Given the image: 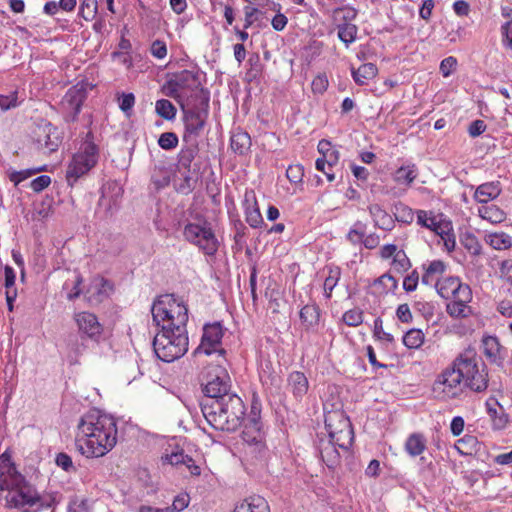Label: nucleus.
Returning <instances> with one entry per match:
<instances>
[{
	"mask_svg": "<svg viewBox=\"0 0 512 512\" xmlns=\"http://www.w3.org/2000/svg\"><path fill=\"white\" fill-rule=\"evenodd\" d=\"M117 438L116 419L112 415L93 409L80 417L75 445L85 457L99 458L115 447Z\"/></svg>",
	"mask_w": 512,
	"mask_h": 512,
	"instance_id": "f257e3e1",
	"label": "nucleus"
},
{
	"mask_svg": "<svg viewBox=\"0 0 512 512\" xmlns=\"http://www.w3.org/2000/svg\"><path fill=\"white\" fill-rule=\"evenodd\" d=\"M0 501H4L7 508L24 512L44 506L36 489L17 470L7 452L0 455Z\"/></svg>",
	"mask_w": 512,
	"mask_h": 512,
	"instance_id": "f03ea898",
	"label": "nucleus"
},
{
	"mask_svg": "<svg viewBox=\"0 0 512 512\" xmlns=\"http://www.w3.org/2000/svg\"><path fill=\"white\" fill-rule=\"evenodd\" d=\"M201 411L207 423L216 430L233 432L244 419L245 406L235 393L224 394L219 399H203Z\"/></svg>",
	"mask_w": 512,
	"mask_h": 512,
	"instance_id": "7ed1b4c3",
	"label": "nucleus"
},
{
	"mask_svg": "<svg viewBox=\"0 0 512 512\" xmlns=\"http://www.w3.org/2000/svg\"><path fill=\"white\" fill-rule=\"evenodd\" d=\"M153 322L159 329L187 330L188 308L173 294L159 296L151 307Z\"/></svg>",
	"mask_w": 512,
	"mask_h": 512,
	"instance_id": "20e7f679",
	"label": "nucleus"
},
{
	"mask_svg": "<svg viewBox=\"0 0 512 512\" xmlns=\"http://www.w3.org/2000/svg\"><path fill=\"white\" fill-rule=\"evenodd\" d=\"M454 367L459 371L465 388L482 393L489 383L488 369L481 361L476 349L468 346L454 358Z\"/></svg>",
	"mask_w": 512,
	"mask_h": 512,
	"instance_id": "39448f33",
	"label": "nucleus"
},
{
	"mask_svg": "<svg viewBox=\"0 0 512 512\" xmlns=\"http://www.w3.org/2000/svg\"><path fill=\"white\" fill-rule=\"evenodd\" d=\"M157 357L164 362H172L182 357L188 350L187 330L159 329L153 340Z\"/></svg>",
	"mask_w": 512,
	"mask_h": 512,
	"instance_id": "423d86ee",
	"label": "nucleus"
},
{
	"mask_svg": "<svg viewBox=\"0 0 512 512\" xmlns=\"http://www.w3.org/2000/svg\"><path fill=\"white\" fill-rule=\"evenodd\" d=\"M99 149L92 141L91 133H88L80 150L74 154L66 171V179L73 185L80 177L87 174L98 162Z\"/></svg>",
	"mask_w": 512,
	"mask_h": 512,
	"instance_id": "0eeeda50",
	"label": "nucleus"
},
{
	"mask_svg": "<svg viewBox=\"0 0 512 512\" xmlns=\"http://www.w3.org/2000/svg\"><path fill=\"white\" fill-rule=\"evenodd\" d=\"M200 106H189L188 103L181 104L184 116L185 133L183 140L185 142H197V138L203 132L208 116L209 96L200 91Z\"/></svg>",
	"mask_w": 512,
	"mask_h": 512,
	"instance_id": "6e6552de",
	"label": "nucleus"
},
{
	"mask_svg": "<svg viewBox=\"0 0 512 512\" xmlns=\"http://www.w3.org/2000/svg\"><path fill=\"white\" fill-rule=\"evenodd\" d=\"M184 239L197 246L207 256H213L218 250L217 240L211 224L206 220L189 222L183 228Z\"/></svg>",
	"mask_w": 512,
	"mask_h": 512,
	"instance_id": "1a4fd4ad",
	"label": "nucleus"
},
{
	"mask_svg": "<svg viewBox=\"0 0 512 512\" xmlns=\"http://www.w3.org/2000/svg\"><path fill=\"white\" fill-rule=\"evenodd\" d=\"M459 371L454 367V360L436 377L432 390L441 400L457 399L464 393V383Z\"/></svg>",
	"mask_w": 512,
	"mask_h": 512,
	"instance_id": "9d476101",
	"label": "nucleus"
},
{
	"mask_svg": "<svg viewBox=\"0 0 512 512\" xmlns=\"http://www.w3.org/2000/svg\"><path fill=\"white\" fill-rule=\"evenodd\" d=\"M231 381L227 370L221 365H215L208 371V379L204 384L203 399H219L224 394H233L230 391Z\"/></svg>",
	"mask_w": 512,
	"mask_h": 512,
	"instance_id": "9b49d317",
	"label": "nucleus"
},
{
	"mask_svg": "<svg viewBox=\"0 0 512 512\" xmlns=\"http://www.w3.org/2000/svg\"><path fill=\"white\" fill-rule=\"evenodd\" d=\"M74 321L78 331L83 337L98 342L103 333V326L97 316L91 312L83 311L74 314Z\"/></svg>",
	"mask_w": 512,
	"mask_h": 512,
	"instance_id": "f8f14e48",
	"label": "nucleus"
},
{
	"mask_svg": "<svg viewBox=\"0 0 512 512\" xmlns=\"http://www.w3.org/2000/svg\"><path fill=\"white\" fill-rule=\"evenodd\" d=\"M86 95V89L82 84H77L66 92L62 100V106L67 111L65 116L67 122L76 121L81 111L82 104L86 99Z\"/></svg>",
	"mask_w": 512,
	"mask_h": 512,
	"instance_id": "ddd939ff",
	"label": "nucleus"
},
{
	"mask_svg": "<svg viewBox=\"0 0 512 512\" xmlns=\"http://www.w3.org/2000/svg\"><path fill=\"white\" fill-rule=\"evenodd\" d=\"M482 353L490 364L502 367L507 350L500 344L496 336L485 335L481 340Z\"/></svg>",
	"mask_w": 512,
	"mask_h": 512,
	"instance_id": "4468645a",
	"label": "nucleus"
},
{
	"mask_svg": "<svg viewBox=\"0 0 512 512\" xmlns=\"http://www.w3.org/2000/svg\"><path fill=\"white\" fill-rule=\"evenodd\" d=\"M222 337L223 330L220 323L216 322L213 324L205 325L203 328V335L198 350H202L207 355H210L213 352H217ZM219 352L223 353L224 350L220 349Z\"/></svg>",
	"mask_w": 512,
	"mask_h": 512,
	"instance_id": "2eb2a0df",
	"label": "nucleus"
},
{
	"mask_svg": "<svg viewBox=\"0 0 512 512\" xmlns=\"http://www.w3.org/2000/svg\"><path fill=\"white\" fill-rule=\"evenodd\" d=\"M242 438L248 444L250 453L261 454L265 450L259 419L254 417L249 420L242 432Z\"/></svg>",
	"mask_w": 512,
	"mask_h": 512,
	"instance_id": "dca6fc26",
	"label": "nucleus"
},
{
	"mask_svg": "<svg viewBox=\"0 0 512 512\" xmlns=\"http://www.w3.org/2000/svg\"><path fill=\"white\" fill-rule=\"evenodd\" d=\"M243 207L245 220L252 228H259L263 224V217L258 207L256 194L253 190H246Z\"/></svg>",
	"mask_w": 512,
	"mask_h": 512,
	"instance_id": "f3484780",
	"label": "nucleus"
},
{
	"mask_svg": "<svg viewBox=\"0 0 512 512\" xmlns=\"http://www.w3.org/2000/svg\"><path fill=\"white\" fill-rule=\"evenodd\" d=\"M38 143L48 153L55 152L62 143L59 130L51 123L39 128Z\"/></svg>",
	"mask_w": 512,
	"mask_h": 512,
	"instance_id": "a211bd4d",
	"label": "nucleus"
},
{
	"mask_svg": "<svg viewBox=\"0 0 512 512\" xmlns=\"http://www.w3.org/2000/svg\"><path fill=\"white\" fill-rule=\"evenodd\" d=\"M174 84L178 86L183 94L185 95L186 91H197V95L200 98L199 87L201 85L199 74L190 70H183L174 75Z\"/></svg>",
	"mask_w": 512,
	"mask_h": 512,
	"instance_id": "6ab92c4d",
	"label": "nucleus"
},
{
	"mask_svg": "<svg viewBox=\"0 0 512 512\" xmlns=\"http://www.w3.org/2000/svg\"><path fill=\"white\" fill-rule=\"evenodd\" d=\"M344 426L351 427V422L342 411L328 412L325 416V429L329 438L344 430Z\"/></svg>",
	"mask_w": 512,
	"mask_h": 512,
	"instance_id": "aec40b11",
	"label": "nucleus"
},
{
	"mask_svg": "<svg viewBox=\"0 0 512 512\" xmlns=\"http://www.w3.org/2000/svg\"><path fill=\"white\" fill-rule=\"evenodd\" d=\"M336 447L338 446L329 439L321 438L319 440L318 450L320 457L330 469H333L340 461V454Z\"/></svg>",
	"mask_w": 512,
	"mask_h": 512,
	"instance_id": "412c9836",
	"label": "nucleus"
},
{
	"mask_svg": "<svg viewBox=\"0 0 512 512\" xmlns=\"http://www.w3.org/2000/svg\"><path fill=\"white\" fill-rule=\"evenodd\" d=\"M500 193L501 185L499 181L486 182L476 188L474 199L479 203L486 204L496 199Z\"/></svg>",
	"mask_w": 512,
	"mask_h": 512,
	"instance_id": "4be33fe9",
	"label": "nucleus"
},
{
	"mask_svg": "<svg viewBox=\"0 0 512 512\" xmlns=\"http://www.w3.org/2000/svg\"><path fill=\"white\" fill-rule=\"evenodd\" d=\"M368 211L376 227L387 231L394 228L393 218L379 204L369 205Z\"/></svg>",
	"mask_w": 512,
	"mask_h": 512,
	"instance_id": "5701e85b",
	"label": "nucleus"
},
{
	"mask_svg": "<svg viewBox=\"0 0 512 512\" xmlns=\"http://www.w3.org/2000/svg\"><path fill=\"white\" fill-rule=\"evenodd\" d=\"M234 512H270V508L265 498L254 495L238 504Z\"/></svg>",
	"mask_w": 512,
	"mask_h": 512,
	"instance_id": "b1692460",
	"label": "nucleus"
},
{
	"mask_svg": "<svg viewBox=\"0 0 512 512\" xmlns=\"http://www.w3.org/2000/svg\"><path fill=\"white\" fill-rule=\"evenodd\" d=\"M288 386L296 398L301 399L307 394L309 383L303 372L293 371L288 377Z\"/></svg>",
	"mask_w": 512,
	"mask_h": 512,
	"instance_id": "393cba45",
	"label": "nucleus"
},
{
	"mask_svg": "<svg viewBox=\"0 0 512 512\" xmlns=\"http://www.w3.org/2000/svg\"><path fill=\"white\" fill-rule=\"evenodd\" d=\"M299 316L305 329L313 330L319 324L320 309L316 304H307L301 308Z\"/></svg>",
	"mask_w": 512,
	"mask_h": 512,
	"instance_id": "a878e982",
	"label": "nucleus"
},
{
	"mask_svg": "<svg viewBox=\"0 0 512 512\" xmlns=\"http://www.w3.org/2000/svg\"><path fill=\"white\" fill-rule=\"evenodd\" d=\"M326 13L330 16L332 22L337 26L340 23H350L357 17V10L349 5H342L331 10H327Z\"/></svg>",
	"mask_w": 512,
	"mask_h": 512,
	"instance_id": "bb28decb",
	"label": "nucleus"
},
{
	"mask_svg": "<svg viewBox=\"0 0 512 512\" xmlns=\"http://www.w3.org/2000/svg\"><path fill=\"white\" fill-rule=\"evenodd\" d=\"M445 271V264L440 260L431 261L425 268V272L422 275V283L425 285H436L437 281H440V276Z\"/></svg>",
	"mask_w": 512,
	"mask_h": 512,
	"instance_id": "cd10ccee",
	"label": "nucleus"
},
{
	"mask_svg": "<svg viewBox=\"0 0 512 512\" xmlns=\"http://www.w3.org/2000/svg\"><path fill=\"white\" fill-rule=\"evenodd\" d=\"M378 73V69L373 63L362 64L358 69H352L353 80L358 85H366Z\"/></svg>",
	"mask_w": 512,
	"mask_h": 512,
	"instance_id": "c85d7f7f",
	"label": "nucleus"
},
{
	"mask_svg": "<svg viewBox=\"0 0 512 512\" xmlns=\"http://www.w3.org/2000/svg\"><path fill=\"white\" fill-rule=\"evenodd\" d=\"M461 281L457 277H446L436 282L435 288L437 293L445 299H450L454 295L457 288L461 287Z\"/></svg>",
	"mask_w": 512,
	"mask_h": 512,
	"instance_id": "c756f323",
	"label": "nucleus"
},
{
	"mask_svg": "<svg viewBox=\"0 0 512 512\" xmlns=\"http://www.w3.org/2000/svg\"><path fill=\"white\" fill-rule=\"evenodd\" d=\"M426 449V440L422 434L413 433L405 442V451L411 456L421 455Z\"/></svg>",
	"mask_w": 512,
	"mask_h": 512,
	"instance_id": "7c9ffc66",
	"label": "nucleus"
},
{
	"mask_svg": "<svg viewBox=\"0 0 512 512\" xmlns=\"http://www.w3.org/2000/svg\"><path fill=\"white\" fill-rule=\"evenodd\" d=\"M485 242L495 250H504L512 246V238L504 232L486 234Z\"/></svg>",
	"mask_w": 512,
	"mask_h": 512,
	"instance_id": "2f4dec72",
	"label": "nucleus"
},
{
	"mask_svg": "<svg viewBox=\"0 0 512 512\" xmlns=\"http://www.w3.org/2000/svg\"><path fill=\"white\" fill-rule=\"evenodd\" d=\"M336 27L338 30V38L348 48L357 38L358 27L352 23H340L337 24Z\"/></svg>",
	"mask_w": 512,
	"mask_h": 512,
	"instance_id": "473e14b6",
	"label": "nucleus"
},
{
	"mask_svg": "<svg viewBox=\"0 0 512 512\" xmlns=\"http://www.w3.org/2000/svg\"><path fill=\"white\" fill-rule=\"evenodd\" d=\"M479 216L491 223H501L505 219V213L495 205H485L478 209Z\"/></svg>",
	"mask_w": 512,
	"mask_h": 512,
	"instance_id": "72a5a7b5",
	"label": "nucleus"
},
{
	"mask_svg": "<svg viewBox=\"0 0 512 512\" xmlns=\"http://www.w3.org/2000/svg\"><path fill=\"white\" fill-rule=\"evenodd\" d=\"M478 445L479 442L475 436L465 435L456 442L455 448L461 455H471L477 451Z\"/></svg>",
	"mask_w": 512,
	"mask_h": 512,
	"instance_id": "f704fd0d",
	"label": "nucleus"
},
{
	"mask_svg": "<svg viewBox=\"0 0 512 512\" xmlns=\"http://www.w3.org/2000/svg\"><path fill=\"white\" fill-rule=\"evenodd\" d=\"M330 441H332L334 444H336L339 448L347 451L350 446L352 445V442L354 440V433L352 426L347 428V426H344V430L339 432L334 437L328 438Z\"/></svg>",
	"mask_w": 512,
	"mask_h": 512,
	"instance_id": "c9c22d12",
	"label": "nucleus"
},
{
	"mask_svg": "<svg viewBox=\"0 0 512 512\" xmlns=\"http://www.w3.org/2000/svg\"><path fill=\"white\" fill-rule=\"evenodd\" d=\"M250 145L251 139L246 132H237L231 137V148L238 154H244Z\"/></svg>",
	"mask_w": 512,
	"mask_h": 512,
	"instance_id": "e433bc0d",
	"label": "nucleus"
},
{
	"mask_svg": "<svg viewBox=\"0 0 512 512\" xmlns=\"http://www.w3.org/2000/svg\"><path fill=\"white\" fill-rule=\"evenodd\" d=\"M424 342V334L420 329H410L403 336V344L409 349H417Z\"/></svg>",
	"mask_w": 512,
	"mask_h": 512,
	"instance_id": "4c0bfd02",
	"label": "nucleus"
},
{
	"mask_svg": "<svg viewBox=\"0 0 512 512\" xmlns=\"http://www.w3.org/2000/svg\"><path fill=\"white\" fill-rule=\"evenodd\" d=\"M341 276V270L339 267H329L328 268V276L325 278L324 281V294L326 298H330L333 289L338 284V281Z\"/></svg>",
	"mask_w": 512,
	"mask_h": 512,
	"instance_id": "58836bf2",
	"label": "nucleus"
},
{
	"mask_svg": "<svg viewBox=\"0 0 512 512\" xmlns=\"http://www.w3.org/2000/svg\"><path fill=\"white\" fill-rule=\"evenodd\" d=\"M469 303L449 302L447 304V313L453 318H466L472 314V309Z\"/></svg>",
	"mask_w": 512,
	"mask_h": 512,
	"instance_id": "ea45409f",
	"label": "nucleus"
},
{
	"mask_svg": "<svg viewBox=\"0 0 512 512\" xmlns=\"http://www.w3.org/2000/svg\"><path fill=\"white\" fill-rule=\"evenodd\" d=\"M417 177L414 166H402L397 169L394 180L399 184L410 185Z\"/></svg>",
	"mask_w": 512,
	"mask_h": 512,
	"instance_id": "a19ab883",
	"label": "nucleus"
},
{
	"mask_svg": "<svg viewBox=\"0 0 512 512\" xmlns=\"http://www.w3.org/2000/svg\"><path fill=\"white\" fill-rule=\"evenodd\" d=\"M92 288L95 290L97 295V302H102L113 290L112 284L104 278L95 279Z\"/></svg>",
	"mask_w": 512,
	"mask_h": 512,
	"instance_id": "79ce46f5",
	"label": "nucleus"
},
{
	"mask_svg": "<svg viewBox=\"0 0 512 512\" xmlns=\"http://www.w3.org/2000/svg\"><path fill=\"white\" fill-rule=\"evenodd\" d=\"M156 113L166 120H172L176 116L175 106L167 99H160L155 104Z\"/></svg>",
	"mask_w": 512,
	"mask_h": 512,
	"instance_id": "37998d69",
	"label": "nucleus"
},
{
	"mask_svg": "<svg viewBox=\"0 0 512 512\" xmlns=\"http://www.w3.org/2000/svg\"><path fill=\"white\" fill-rule=\"evenodd\" d=\"M162 463L169 464L172 466L184 465L185 462L190 461V456L186 455L183 450L173 451L171 453H165L161 456Z\"/></svg>",
	"mask_w": 512,
	"mask_h": 512,
	"instance_id": "c03bdc74",
	"label": "nucleus"
},
{
	"mask_svg": "<svg viewBox=\"0 0 512 512\" xmlns=\"http://www.w3.org/2000/svg\"><path fill=\"white\" fill-rule=\"evenodd\" d=\"M383 287L380 293H388L396 290L398 281L390 274H384L374 281V287Z\"/></svg>",
	"mask_w": 512,
	"mask_h": 512,
	"instance_id": "a18cd8bd",
	"label": "nucleus"
},
{
	"mask_svg": "<svg viewBox=\"0 0 512 512\" xmlns=\"http://www.w3.org/2000/svg\"><path fill=\"white\" fill-rule=\"evenodd\" d=\"M190 143L191 146L186 149H182L179 154V162L184 168H189L191 166V163L195 159L198 152L197 142Z\"/></svg>",
	"mask_w": 512,
	"mask_h": 512,
	"instance_id": "49530a36",
	"label": "nucleus"
},
{
	"mask_svg": "<svg viewBox=\"0 0 512 512\" xmlns=\"http://www.w3.org/2000/svg\"><path fill=\"white\" fill-rule=\"evenodd\" d=\"M46 171V165L40 166L38 168L33 169H26L22 171H14L10 174L9 179L11 182H13L15 185H18L25 179L31 177L34 174H37L39 172Z\"/></svg>",
	"mask_w": 512,
	"mask_h": 512,
	"instance_id": "de8ad7c7",
	"label": "nucleus"
},
{
	"mask_svg": "<svg viewBox=\"0 0 512 512\" xmlns=\"http://www.w3.org/2000/svg\"><path fill=\"white\" fill-rule=\"evenodd\" d=\"M487 411L490 417L492 418L493 428L501 430L504 429L508 423V415L504 412L500 414L497 412L495 408L490 406V403L487 402Z\"/></svg>",
	"mask_w": 512,
	"mask_h": 512,
	"instance_id": "09e8293b",
	"label": "nucleus"
},
{
	"mask_svg": "<svg viewBox=\"0 0 512 512\" xmlns=\"http://www.w3.org/2000/svg\"><path fill=\"white\" fill-rule=\"evenodd\" d=\"M461 241L470 254L475 256L481 254L482 246L475 235L466 233Z\"/></svg>",
	"mask_w": 512,
	"mask_h": 512,
	"instance_id": "8fccbe9b",
	"label": "nucleus"
},
{
	"mask_svg": "<svg viewBox=\"0 0 512 512\" xmlns=\"http://www.w3.org/2000/svg\"><path fill=\"white\" fill-rule=\"evenodd\" d=\"M97 0H83L80 8L79 15L85 20H92L97 13Z\"/></svg>",
	"mask_w": 512,
	"mask_h": 512,
	"instance_id": "3c124183",
	"label": "nucleus"
},
{
	"mask_svg": "<svg viewBox=\"0 0 512 512\" xmlns=\"http://www.w3.org/2000/svg\"><path fill=\"white\" fill-rule=\"evenodd\" d=\"M339 160V152L337 150H331L329 153H325L323 158H318L315 163V167L319 171H324V167L328 166L331 168L337 164Z\"/></svg>",
	"mask_w": 512,
	"mask_h": 512,
	"instance_id": "603ef678",
	"label": "nucleus"
},
{
	"mask_svg": "<svg viewBox=\"0 0 512 512\" xmlns=\"http://www.w3.org/2000/svg\"><path fill=\"white\" fill-rule=\"evenodd\" d=\"M342 320L346 325L356 327L363 322V312L358 308L350 309L343 314Z\"/></svg>",
	"mask_w": 512,
	"mask_h": 512,
	"instance_id": "864d4df0",
	"label": "nucleus"
},
{
	"mask_svg": "<svg viewBox=\"0 0 512 512\" xmlns=\"http://www.w3.org/2000/svg\"><path fill=\"white\" fill-rule=\"evenodd\" d=\"M417 223L427 229L436 230L437 219L432 215L431 212L425 210H418L417 212Z\"/></svg>",
	"mask_w": 512,
	"mask_h": 512,
	"instance_id": "5fc2aeb1",
	"label": "nucleus"
},
{
	"mask_svg": "<svg viewBox=\"0 0 512 512\" xmlns=\"http://www.w3.org/2000/svg\"><path fill=\"white\" fill-rule=\"evenodd\" d=\"M163 91L166 96L177 100L180 103V105L185 104L183 102V98L185 95L183 94L181 89L174 84V78H172L166 82V84L163 87Z\"/></svg>",
	"mask_w": 512,
	"mask_h": 512,
	"instance_id": "6e6d98bb",
	"label": "nucleus"
},
{
	"mask_svg": "<svg viewBox=\"0 0 512 512\" xmlns=\"http://www.w3.org/2000/svg\"><path fill=\"white\" fill-rule=\"evenodd\" d=\"M189 502V495L187 493H181L174 498L172 505L165 506L166 512H181L188 507Z\"/></svg>",
	"mask_w": 512,
	"mask_h": 512,
	"instance_id": "4d7b16f0",
	"label": "nucleus"
},
{
	"mask_svg": "<svg viewBox=\"0 0 512 512\" xmlns=\"http://www.w3.org/2000/svg\"><path fill=\"white\" fill-rule=\"evenodd\" d=\"M451 301L459 303H470L472 300V291L466 284L461 283V287L457 288L454 295L450 297Z\"/></svg>",
	"mask_w": 512,
	"mask_h": 512,
	"instance_id": "13d9d810",
	"label": "nucleus"
},
{
	"mask_svg": "<svg viewBox=\"0 0 512 512\" xmlns=\"http://www.w3.org/2000/svg\"><path fill=\"white\" fill-rule=\"evenodd\" d=\"M178 137L173 132L162 133L158 139V145L164 150L174 149L178 145Z\"/></svg>",
	"mask_w": 512,
	"mask_h": 512,
	"instance_id": "bf43d9fd",
	"label": "nucleus"
},
{
	"mask_svg": "<svg viewBox=\"0 0 512 512\" xmlns=\"http://www.w3.org/2000/svg\"><path fill=\"white\" fill-rule=\"evenodd\" d=\"M273 10L276 11L277 14L272 18L271 25L274 30L282 31L286 27L288 19L280 12L281 5L279 3H273Z\"/></svg>",
	"mask_w": 512,
	"mask_h": 512,
	"instance_id": "052dcab7",
	"label": "nucleus"
},
{
	"mask_svg": "<svg viewBox=\"0 0 512 512\" xmlns=\"http://www.w3.org/2000/svg\"><path fill=\"white\" fill-rule=\"evenodd\" d=\"M393 269L399 273L406 271L410 267V261L404 251H398L392 262Z\"/></svg>",
	"mask_w": 512,
	"mask_h": 512,
	"instance_id": "680f3d73",
	"label": "nucleus"
},
{
	"mask_svg": "<svg viewBox=\"0 0 512 512\" xmlns=\"http://www.w3.org/2000/svg\"><path fill=\"white\" fill-rule=\"evenodd\" d=\"M364 228L365 227L361 222L355 223L353 228L348 232L347 239L354 245L362 243V239L365 235Z\"/></svg>",
	"mask_w": 512,
	"mask_h": 512,
	"instance_id": "e2e57ef3",
	"label": "nucleus"
},
{
	"mask_svg": "<svg viewBox=\"0 0 512 512\" xmlns=\"http://www.w3.org/2000/svg\"><path fill=\"white\" fill-rule=\"evenodd\" d=\"M286 176L291 183H301L304 176V169L300 164L290 165L286 170Z\"/></svg>",
	"mask_w": 512,
	"mask_h": 512,
	"instance_id": "0e129e2a",
	"label": "nucleus"
},
{
	"mask_svg": "<svg viewBox=\"0 0 512 512\" xmlns=\"http://www.w3.org/2000/svg\"><path fill=\"white\" fill-rule=\"evenodd\" d=\"M374 336L378 340L384 341L386 343H392L394 341L393 335L384 331L383 322H382L381 318H376L374 320Z\"/></svg>",
	"mask_w": 512,
	"mask_h": 512,
	"instance_id": "69168bd1",
	"label": "nucleus"
},
{
	"mask_svg": "<svg viewBox=\"0 0 512 512\" xmlns=\"http://www.w3.org/2000/svg\"><path fill=\"white\" fill-rule=\"evenodd\" d=\"M457 59L453 56L444 58L440 63V72L443 77H449L456 69Z\"/></svg>",
	"mask_w": 512,
	"mask_h": 512,
	"instance_id": "338daca9",
	"label": "nucleus"
},
{
	"mask_svg": "<svg viewBox=\"0 0 512 512\" xmlns=\"http://www.w3.org/2000/svg\"><path fill=\"white\" fill-rule=\"evenodd\" d=\"M503 45L512 49V21H508L501 27Z\"/></svg>",
	"mask_w": 512,
	"mask_h": 512,
	"instance_id": "774afa93",
	"label": "nucleus"
}]
</instances>
